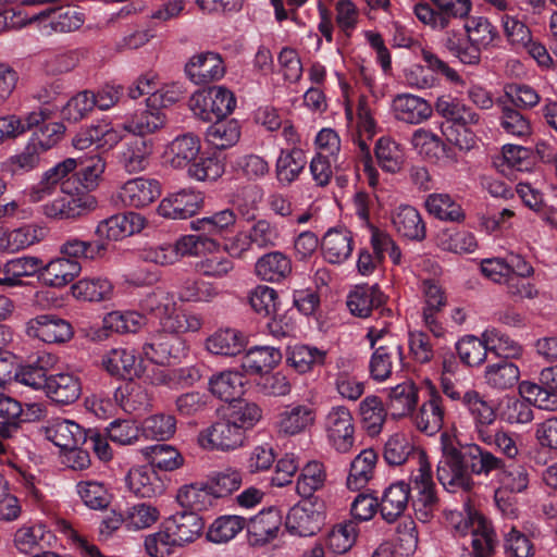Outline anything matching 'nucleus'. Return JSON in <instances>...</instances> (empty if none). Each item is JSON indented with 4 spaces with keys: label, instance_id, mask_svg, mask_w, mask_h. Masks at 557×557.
Here are the masks:
<instances>
[{
    "label": "nucleus",
    "instance_id": "63",
    "mask_svg": "<svg viewBox=\"0 0 557 557\" xmlns=\"http://www.w3.org/2000/svg\"><path fill=\"white\" fill-rule=\"evenodd\" d=\"M519 394L522 398L540 409L547 411L557 410V392L547 386L529 381L519 384Z\"/></svg>",
    "mask_w": 557,
    "mask_h": 557
},
{
    "label": "nucleus",
    "instance_id": "39",
    "mask_svg": "<svg viewBox=\"0 0 557 557\" xmlns=\"http://www.w3.org/2000/svg\"><path fill=\"white\" fill-rule=\"evenodd\" d=\"M325 260L338 264L347 260L352 252L351 233L344 228H332L326 232L321 243Z\"/></svg>",
    "mask_w": 557,
    "mask_h": 557
},
{
    "label": "nucleus",
    "instance_id": "23",
    "mask_svg": "<svg viewBox=\"0 0 557 557\" xmlns=\"http://www.w3.org/2000/svg\"><path fill=\"white\" fill-rule=\"evenodd\" d=\"M411 486L405 481L389 484L383 492L379 504L382 518L395 522L407 509L411 499Z\"/></svg>",
    "mask_w": 557,
    "mask_h": 557
},
{
    "label": "nucleus",
    "instance_id": "29",
    "mask_svg": "<svg viewBox=\"0 0 557 557\" xmlns=\"http://www.w3.org/2000/svg\"><path fill=\"white\" fill-rule=\"evenodd\" d=\"M463 406L468 409L473 420L478 440L481 442L491 441V426L496 421V413L493 407L476 391L466 395Z\"/></svg>",
    "mask_w": 557,
    "mask_h": 557
},
{
    "label": "nucleus",
    "instance_id": "22",
    "mask_svg": "<svg viewBox=\"0 0 557 557\" xmlns=\"http://www.w3.org/2000/svg\"><path fill=\"white\" fill-rule=\"evenodd\" d=\"M392 111L397 121L414 125L426 121L433 113L425 99L412 94L396 95L392 101Z\"/></svg>",
    "mask_w": 557,
    "mask_h": 557
},
{
    "label": "nucleus",
    "instance_id": "64",
    "mask_svg": "<svg viewBox=\"0 0 557 557\" xmlns=\"http://www.w3.org/2000/svg\"><path fill=\"white\" fill-rule=\"evenodd\" d=\"M456 350L460 360L465 364L469 367H476L485 361L488 346L485 338L467 335L457 342Z\"/></svg>",
    "mask_w": 557,
    "mask_h": 557
},
{
    "label": "nucleus",
    "instance_id": "32",
    "mask_svg": "<svg viewBox=\"0 0 557 557\" xmlns=\"http://www.w3.org/2000/svg\"><path fill=\"white\" fill-rule=\"evenodd\" d=\"M75 159L78 171L73 172L74 186L79 187L82 193L90 194L99 186L106 170V161L99 153Z\"/></svg>",
    "mask_w": 557,
    "mask_h": 557
},
{
    "label": "nucleus",
    "instance_id": "40",
    "mask_svg": "<svg viewBox=\"0 0 557 557\" xmlns=\"http://www.w3.org/2000/svg\"><path fill=\"white\" fill-rule=\"evenodd\" d=\"M255 272L262 281L278 283L292 273V260L281 251H271L257 260Z\"/></svg>",
    "mask_w": 557,
    "mask_h": 557
},
{
    "label": "nucleus",
    "instance_id": "59",
    "mask_svg": "<svg viewBox=\"0 0 557 557\" xmlns=\"http://www.w3.org/2000/svg\"><path fill=\"white\" fill-rule=\"evenodd\" d=\"M106 250L107 244L103 240L87 242L77 237H69L60 246V253L73 260L78 258L96 260L103 257Z\"/></svg>",
    "mask_w": 557,
    "mask_h": 557
},
{
    "label": "nucleus",
    "instance_id": "25",
    "mask_svg": "<svg viewBox=\"0 0 557 557\" xmlns=\"http://www.w3.org/2000/svg\"><path fill=\"white\" fill-rule=\"evenodd\" d=\"M45 393L48 398L57 404H73L82 393L81 380L70 371L49 374Z\"/></svg>",
    "mask_w": 557,
    "mask_h": 557
},
{
    "label": "nucleus",
    "instance_id": "14",
    "mask_svg": "<svg viewBox=\"0 0 557 557\" xmlns=\"http://www.w3.org/2000/svg\"><path fill=\"white\" fill-rule=\"evenodd\" d=\"M26 333L47 344H63L74 335L71 323L55 314H40L30 319L26 324Z\"/></svg>",
    "mask_w": 557,
    "mask_h": 557
},
{
    "label": "nucleus",
    "instance_id": "1",
    "mask_svg": "<svg viewBox=\"0 0 557 557\" xmlns=\"http://www.w3.org/2000/svg\"><path fill=\"white\" fill-rule=\"evenodd\" d=\"M442 456L437 463V479L450 492H470L473 476L490 478L504 469V459L475 444H461L457 436L443 432L440 436Z\"/></svg>",
    "mask_w": 557,
    "mask_h": 557
},
{
    "label": "nucleus",
    "instance_id": "53",
    "mask_svg": "<svg viewBox=\"0 0 557 557\" xmlns=\"http://www.w3.org/2000/svg\"><path fill=\"white\" fill-rule=\"evenodd\" d=\"M326 481V471L319 461L308 462L300 471L296 482V492L306 499H311L313 494L321 490Z\"/></svg>",
    "mask_w": 557,
    "mask_h": 557
},
{
    "label": "nucleus",
    "instance_id": "62",
    "mask_svg": "<svg viewBox=\"0 0 557 557\" xmlns=\"http://www.w3.org/2000/svg\"><path fill=\"white\" fill-rule=\"evenodd\" d=\"M212 496L208 484H188L178 490L176 500L182 507L189 509L188 511L197 512L211 506Z\"/></svg>",
    "mask_w": 557,
    "mask_h": 557
},
{
    "label": "nucleus",
    "instance_id": "57",
    "mask_svg": "<svg viewBox=\"0 0 557 557\" xmlns=\"http://www.w3.org/2000/svg\"><path fill=\"white\" fill-rule=\"evenodd\" d=\"M237 222V215L233 209H223L210 216L191 222V228L209 235H222L233 232Z\"/></svg>",
    "mask_w": 557,
    "mask_h": 557
},
{
    "label": "nucleus",
    "instance_id": "12",
    "mask_svg": "<svg viewBox=\"0 0 557 557\" xmlns=\"http://www.w3.org/2000/svg\"><path fill=\"white\" fill-rule=\"evenodd\" d=\"M325 431L331 445L342 454L348 453L355 443V425L350 410L334 406L325 417Z\"/></svg>",
    "mask_w": 557,
    "mask_h": 557
},
{
    "label": "nucleus",
    "instance_id": "52",
    "mask_svg": "<svg viewBox=\"0 0 557 557\" xmlns=\"http://www.w3.org/2000/svg\"><path fill=\"white\" fill-rule=\"evenodd\" d=\"M134 350L119 347L108 351L102 358L103 368L111 374L120 377L138 375Z\"/></svg>",
    "mask_w": 557,
    "mask_h": 557
},
{
    "label": "nucleus",
    "instance_id": "31",
    "mask_svg": "<svg viewBox=\"0 0 557 557\" xmlns=\"http://www.w3.org/2000/svg\"><path fill=\"white\" fill-rule=\"evenodd\" d=\"M165 123L166 116L163 111L156 106H149L147 101L145 108L137 110L123 123V129L144 138L162 128Z\"/></svg>",
    "mask_w": 557,
    "mask_h": 557
},
{
    "label": "nucleus",
    "instance_id": "34",
    "mask_svg": "<svg viewBox=\"0 0 557 557\" xmlns=\"http://www.w3.org/2000/svg\"><path fill=\"white\" fill-rule=\"evenodd\" d=\"M57 362V357L51 354H41L36 361L30 364L22 366L13 374L15 382L34 389L46 391L48 382V371L52 369Z\"/></svg>",
    "mask_w": 557,
    "mask_h": 557
},
{
    "label": "nucleus",
    "instance_id": "36",
    "mask_svg": "<svg viewBox=\"0 0 557 557\" xmlns=\"http://www.w3.org/2000/svg\"><path fill=\"white\" fill-rule=\"evenodd\" d=\"M50 116L51 111L49 109L39 108L23 119L16 115L0 117V144L7 139L15 138L33 127L42 126Z\"/></svg>",
    "mask_w": 557,
    "mask_h": 557
},
{
    "label": "nucleus",
    "instance_id": "51",
    "mask_svg": "<svg viewBox=\"0 0 557 557\" xmlns=\"http://www.w3.org/2000/svg\"><path fill=\"white\" fill-rule=\"evenodd\" d=\"M209 388L224 401L234 400L243 394L244 376L237 371H223L211 376Z\"/></svg>",
    "mask_w": 557,
    "mask_h": 557
},
{
    "label": "nucleus",
    "instance_id": "45",
    "mask_svg": "<svg viewBox=\"0 0 557 557\" xmlns=\"http://www.w3.org/2000/svg\"><path fill=\"white\" fill-rule=\"evenodd\" d=\"M387 411L386 405L375 395H369L360 401L359 414L361 424L368 435L376 436L382 432Z\"/></svg>",
    "mask_w": 557,
    "mask_h": 557
},
{
    "label": "nucleus",
    "instance_id": "8",
    "mask_svg": "<svg viewBox=\"0 0 557 557\" xmlns=\"http://www.w3.org/2000/svg\"><path fill=\"white\" fill-rule=\"evenodd\" d=\"M323 504L304 499L294 505L286 517L285 527L292 535L312 536L324 524Z\"/></svg>",
    "mask_w": 557,
    "mask_h": 557
},
{
    "label": "nucleus",
    "instance_id": "41",
    "mask_svg": "<svg viewBox=\"0 0 557 557\" xmlns=\"http://www.w3.org/2000/svg\"><path fill=\"white\" fill-rule=\"evenodd\" d=\"M126 484L131 492L143 498H151L163 492L161 480L148 466L132 468L126 475Z\"/></svg>",
    "mask_w": 557,
    "mask_h": 557
},
{
    "label": "nucleus",
    "instance_id": "2",
    "mask_svg": "<svg viewBox=\"0 0 557 557\" xmlns=\"http://www.w3.org/2000/svg\"><path fill=\"white\" fill-rule=\"evenodd\" d=\"M445 516L447 523L457 534L469 537V545L463 543V552L459 557H493L497 540L491 522L485 517L470 509L466 513L447 510Z\"/></svg>",
    "mask_w": 557,
    "mask_h": 557
},
{
    "label": "nucleus",
    "instance_id": "26",
    "mask_svg": "<svg viewBox=\"0 0 557 557\" xmlns=\"http://www.w3.org/2000/svg\"><path fill=\"white\" fill-rule=\"evenodd\" d=\"M419 389L417 385L407 380L392 387L387 395L386 407L393 419L409 418L417 408Z\"/></svg>",
    "mask_w": 557,
    "mask_h": 557
},
{
    "label": "nucleus",
    "instance_id": "4",
    "mask_svg": "<svg viewBox=\"0 0 557 557\" xmlns=\"http://www.w3.org/2000/svg\"><path fill=\"white\" fill-rule=\"evenodd\" d=\"M409 484L417 492L412 498L416 518L423 523L429 522L437 509L438 498L431 466L422 455L419 456L418 468L411 472Z\"/></svg>",
    "mask_w": 557,
    "mask_h": 557
},
{
    "label": "nucleus",
    "instance_id": "30",
    "mask_svg": "<svg viewBox=\"0 0 557 557\" xmlns=\"http://www.w3.org/2000/svg\"><path fill=\"white\" fill-rule=\"evenodd\" d=\"M82 270L77 260L61 257L42 263L40 281L50 287L61 288L70 284Z\"/></svg>",
    "mask_w": 557,
    "mask_h": 557
},
{
    "label": "nucleus",
    "instance_id": "21",
    "mask_svg": "<svg viewBox=\"0 0 557 557\" xmlns=\"http://www.w3.org/2000/svg\"><path fill=\"white\" fill-rule=\"evenodd\" d=\"M282 517L277 509L269 508L260 511L246 523L248 543L261 547L277 536Z\"/></svg>",
    "mask_w": 557,
    "mask_h": 557
},
{
    "label": "nucleus",
    "instance_id": "11",
    "mask_svg": "<svg viewBox=\"0 0 557 557\" xmlns=\"http://www.w3.org/2000/svg\"><path fill=\"white\" fill-rule=\"evenodd\" d=\"M428 386L426 399L423 400L417 410H413L409 418L418 431L426 435H434L438 433L444 425L445 408L443 398L436 386L430 381L428 382Z\"/></svg>",
    "mask_w": 557,
    "mask_h": 557
},
{
    "label": "nucleus",
    "instance_id": "33",
    "mask_svg": "<svg viewBox=\"0 0 557 557\" xmlns=\"http://www.w3.org/2000/svg\"><path fill=\"white\" fill-rule=\"evenodd\" d=\"M394 230L404 238L420 242L425 238V223L420 212L408 205L399 206L392 213Z\"/></svg>",
    "mask_w": 557,
    "mask_h": 557
},
{
    "label": "nucleus",
    "instance_id": "43",
    "mask_svg": "<svg viewBox=\"0 0 557 557\" xmlns=\"http://www.w3.org/2000/svg\"><path fill=\"white\" fill-rule=\"evenodd\" d=\"M359 529L354 521H344L333 525L324 536L323 548L334 555L349 552L356 544Z\"/></svg>",
    "mask_w": 557,
    "mask_h": 557
},
{
    "label": "nucleus",
    "instance_id": "54",
    "mask_svg": "<svg viewBox=\"0 0 557 557\" xmlns=\"http://www.w3.org/2000/svg\"><path fill=\"white\" fill-rule=\"evenodd\" d=\"M428 212L442 221L461 222L465 212L459 203L448 194H431L425 200Z\"/></svg>",
    "mask_w": 557,
    "mask_h": 557
},
{
    "label": "nucleus",
    "instance_id": "56",
    "mask_svg": "<svg viewBox=\"0 0 557 557\" xmlns=\"http://www.w3.org/2000/svg\"><path fill=\"white\" fill-rule=\"evenodd\" d=\"M160 325L162 332L178 335L185 332H197L202 326V319L200 315L193 312H185L177 308L172 312L161 315Z\"/></svg>",
    "mask_w": 557,
    "mask_h": 557
},
{
    "label": "nucleus",
    "instance_id": "50",
    "mask_svg": "<svg viewBox=\"0 0 557 557\" xmlns=\"http://www.w3.org/2000/svg\"><path fill=\"white\" fill-rule=\"evenodd\" d=\"M326 351L314 346L296 344L288 348L287 362L298 373H307L324 364Z\"/></svg>",
    "mask_w": 557,
    "mask_h": 557
},
{
    "label": "nucleus",
    "instance_id": "55",
    "mask_svg": "<svg viewBox=\"0 0 557 557\" xmlns=\"http://www.w3.org/2000/svg\"><path fill=\"white\" fill-rule=\"evenodd\" d=\"M400 356L401 346L397 344L377 347L370 359V376L377 382L386 381L392 374L393 358Z\"/></svg>",
    "mask_w": 557,
    "mask_h": 557
},
{
    "label": "nucleus",
    "instance_id": "17",
    "mask_svg": "<svg viewBox=\"0 0 557 557\" xmlns=\"http://www.w3.org/2000/svg\"><path fill=\"white\" fill-rule=\"evenodd\" d=\"M317 418L311 404L293 403L283 407L276 417V428L285 435H297L310 429Z\"/></svg>",
    "mask_w": 557,
    "mask_h": 557
},
{
    "label": "nucleus",
    "instance_id": "60",
    "mask_svg": "<svg viewBox=\"0 0 557 557\" xmlns=\"http://www.w3.org/2000/svg\"><path fill=\"white\" fill-rule=\"evenodd\" d=\"M146 324V318L137 311H111L102 320L104 331L114 333H136Z\"/></svg>",
    "mask_w": 557,
    "mask_h": 557
},
{
    "label": "nucleus",
    "instance_id": "15",
    "mask_svg": "<svg viewBox=\"0 0 557 557\" xmlns=\"http://www.w3.org/2000/svg\"><path fill=\"white\" fill-rule=\"evenodd\" d=\"M186 343L175 334L158 331L143 347L145 357L154 364H168L172 359H180L185 355Z\"/></svg>",
    "mask_w": 557,
    "mask_h": 557
},
{
    "label": "nucleus",
    "instance_id": "49",
    "mask_svg": "<svg viewBox=\"0 0 557 557\" xmlns=\"http://www.w3.org/2000/svg\"><path fill=\"white\" fill-rule=\"evenodd\" d=\"M76 299L84 301H104L111 298L113 285L106 277H84L71 287Z\"/></svg>",
    "mask_w": 557,
    "mask_h": 557
},
{
    "label": "nucleus",
    "instance_id": "18",
    "mask_svg": "<svg viewBox=\"0 0 557 557\" xmlns=\"http://www.w3.org/2000/svg\"><path fill=\"white\" fill-rule=\"evenodd\" d=\"M225 67L220 54L211 51L193 55L185 64L186 76L196 85H206L224 76Z\"/></svg>",
    "mask_w": 557,
    "mask_h": 557
},
{
    "label": "nucleus",
    "instance_id": "42",
    "mask_svg": "<svg viewBox=\"0 0 557 557\" xmlns=\"http://www.w3.org/2000/svg\"><path fill=\"white\" fill-rule=\"evenodd\" d=\"M282 360L278 349L271 346L251 347L240 360V367L248 374L268 373Z\"/></svg>",
    "mask_w": 557,
    "mask_h": 557
},
{
    "label": "nucleus",
    "instance_id": "28",
    "mask_svg": "<svg viewBox=\"0 0 557 557\" xmlns=\"http://www.w3.org/2000/svg\"><path fill=\"white\" fill-rule=\"evenodd\" d=\"M201 149L198 136L186 133L176 136L165 148L164 158L174 169H184L196 160Z\"/></svg>",
    "mask_w": 557,
    "mask_h": 557
},
{
    "label": "nucleus",
    "instance_id": "48",
    "mask_svg": "<svg viewBox=\"0 0 557 557\" xmlns=\"http://www.w3.org/2000/svg\"><path fill=\"white\" fill-rule=\"evenodd\" d=\"M519 377V368L506 359L488 364L484 371L485 383L498 391L513 387L518 383Z\"/></svg>",
    "mask_w": 557,
    "mask_h": 557
},
{
    "label": "nucleus",
    "instance_id": "16",
    "mask_svg": "<svg viewBox=\"0 0 557 557\" xmlns=\"http://www.w3.org/2000/svg\"><path fill=\"white\" fill-rule=\"evenodd\" d=\"M386 298L376 285L357 286L347 298V307L351 314L368 318L372 312L380 317H392V310L385 308Z\"/></svg>",
    "mask_w": 557,
    "mask_h": 557
},
{
    "label": "nucleus",
    "instance_id": "27",
    "mask_svg": "<svg viewBox=\"0 0 557 557\" xmlns=\"http://www.w3.org/2000/svg\"><path fill=\"white\" fill-rule=\"evenodd\" d=\"M165 525L173 541H176L178 546H183L194 542L201 535L205 522L197 512L182 511L172 515L166 520Z\"/></svg>",
    "mask_w": 557,
    "mask_h": 557
},
{
    "label": "nucleus",
    "instance_id": "13",
    "mask_svg": "<svg viewBox=\"0 0 557 557\" xmlns=\"http://www.w3.org/2000/svg\"><path fill=\"white\" fill-rule=\"evenodd\" d=\"M161 195V185L157 180L136 177L128 180L117 190L113 201L131 208H144Z\"/></svg>",
    "mask_w": 557,
    "mask_h": 557
},
{
    "label": "nucleus",
    "instance_id": "46",
    "mask_svg": "<svg viewBox=\"0 0 557 557\" xmlns=\"http://www.w3.org/2000/svg\"><path fill=\"white\" fill-rule=\"evenodd\" d=\"M246 346V339L242 332L235 329H220L206 341V348L213 355L236 356Z\"/></svg>",
    "mask_w": 557,
    "mask_h": 557
},
{
    "label": "nucleus",
    "instance_id": "44",
    "mask_svg": "<svg viewBox=\"0 0 557 557\" xmlns=\"http://www.w3.org/2000/svg\"><path fill=\"white\" fill-rule=\"evenodd\" d=\"M307 164L305 152L300 148L283 149L276 160V178L283 186H289L302 173Z\"/></svg>",
    "mask_w": 557,
    "mask_h": 557
},
{
    "label": "nucleus",
    "instance_id": "9",
    "mask_svg": "<svg viewBox=\"0 0 557 557\" xmlns=\"http://www.w3.org/2000/svg\"><path fill=\"white\" fill-rule=\"evenodd\" d=\"M245 436L242 429L237 428L224 414L210 426L198 434V444L207 450L228 451L240 447Z\"/></svg>",
    "mask_w": 557,
    "mask_h": 557
},
{
    "label": "nucleus",
    "instance_id": "58",
    "mask_svg": "<svg viewBox=\"0 0 557 557\" xmlns=\"http://www.w3.org/2000/svg\"><path fill=\"white\" fill-rule=\"evenodd\" d=\"M44 17L50 18V26L57 33H70L78 29L85 22V14L77 7L49 8Z\"/></svg>",
    "mask_w": 557,
    "mask_h": 557
},
{
    "label": "nucleus",
    "instance_id": "3",
    "mask_svg": "<svg viewBox=\"0 0 557 557\" xmlns=\"http://www.w3.org/2000/svg\"><path fill=\"white\" fill-rule=\"evenodd\" d=\"M413 7L417 18L433 30H443L453 26L454 22L462 21L470 15L471 0H430Z\"/></svg>",
    "mask_w": 557,
    "mask_h": 557
},
{
    "label": "nucleus",
    "instance_id": "24",
    "mask_svg": "<svg viewBox=\"0 0 557 557\" xmlns=\"http://www.w3.org/2000/svg\"><path fill=\"white\" fill-rule=\"evenodd\" d=\"M46 437L61 449H73L87 442V432L76 422L54 419L45 428Z\"/></svg>",
    "mask_w": 557,
    "mask_h": 557
},
{
    "label": "nucleus",
    "instance_id": "61",
    "mask_svg": "<svg viewBox=\"0 0 557 557\" xmlns=\"http://www.w3.org/2000/svg\"><path fill=\"white\" fill-rule=\"evenodd\" d=\"M240 137V127L236 120H216L207 129V140L216 149L234 146Z\"/></svg>",
    "mask_w": 557,
    "mask_h": 557
},
{
    "label": "nucleus",
    "instance_id": "19",
    "mask_svg": "<svg viewBox=\"0 0 557 557\" xmlns=\"http://www.w3.org/2000/svg\"><path fill=\"white\" fill-rule=\"evenodd\" d=\"M145 218L136 212L115 214L101 221L95 233L99 240H119L139 233L145 227Z\"/></svg>",
    "mask_w": 557,
    "mask_h": 557
},
{
    "label": "nucleus",
    "instance_id": "35",
    "mask_svg": "<svg viewBox=\"0 0 557 557\" xmlns=\"http://www.w3.org/2000/svg\"><path fill=\"white\" fill-rule=\"evenodd\" d=\"M436 112L455 127H471L480 123V115L457 98L442 97L435 103Z\"/></svg>",
    "mask_w": 557,
    "mask_h": 557
},
{
    "label": "nucleus",
    "instance_id": "7",
    "mask_svg": "<svg viewBox=\"0 0 557 557\" xmlns=\"http://www.w3.org/2000/svg\"><path fill=\"white\" fill-rule=\"evenodd\" d=\"M466 33L467 50L463 52V63L476 65L481 61V52L490 48L497 37L495 26L484 16H468L462 20Z\"/></svg>",
    "mask_w": 557,
    "mask_h": 557
},
{
    "label": "nucleus",
    "instance_id": "5",
    "mask_svg": "<svg viewBox=\"0 0 557 557\" xmlns=\"http://www.w3.org/2000/svg\"><path fill=\"white\" fill-rule=\"evenodd\" d=\"M189 106L196 116L209 122L231 114L236 107V98L226 87L213 86L194 94Z\"/></svg>",
    "mask_w": 557,
    "mask_h": 557
},
{
    "label": "nucleus",
    "instance_id": "20",
    "mask_svg": "<svg viewBox=\"0 0 557 557\" xmlns=\"http://www.w3.org/2000/svg\"><path fill=\"white\" fill-rule=\"evenodd\" d=\"M202 197L191 189H182L163 198L158 206L161 216L185 220L196 214L201 206Z\"/></svg>",
    "mask_w": 557,
    "mask_h": 557
},
{
    "label": "nucleus",
    "instance_id": "37",
    "mask_svg": "<svg viewBox=\"0 0 557 557\" xmlns=\"http://www.w3.org/2000/svg\"><path fill=\"white\" fill-rule=\"evenodd\" d=\"M377 454L371 449H363L350 462L346 485L350 491H360L373 479Z\"/></svg>",
    "mask_w": 557,
    "mask_h": 557
},
{
    "label": "nucleus",
    "instance_id": "6",
    "mask_svg": "<svg viewBox=\"0 0 557 557\" xmlns=\"http://www.w3.org/2000/svg\"><path fill=\"white\" fill-rule=\"evenodd\" d=\"M77 169V161L74 158H67L44 172L41 180L35 184L28 191V198L32 202H39L52 196L58 186L64 194H73L77 190L74 186L73 172Z\"/></svg>",
    "mask_w": 557,
    "mask_h": 557
},
{
    "label": "nucleus",
    "instance_id": "47",
    "mask_svg": "<svg viewBox=\"0 0 557 557\" xmlns=\"http://www.w3.org/2000/svg\"><path fill=\"white\" fill-rule=\"evenodd\" d=\"M51 533L41 524L23 525L14 534V545L23 554L40 553L49 544Z\"/></svg>",
    "mask_w": 557,
    "mask_h": 557
},
{
    "label": "nucleus",
    "instance_id": "10",
    "mask_svg": "<svg viewBox=\"0 0 557 557\" xmlns=\"http://www.w3.org/2000/svg\"><path fill=\"white\" fill-rule=\"evenodd\" d=\"M65 195L44 203L41 206L42 214L52 220H74L97 207L96 198L90 194L79 191V187L73 194Z\"/></svg>",
    "mask_w": 557,
    "mask_h": 557
},
{
    "label": "nucleus",
    "instance_id": "38",
    "mask_svg": "<svg viewBox=\"0 0 557 557\" xmlns=\"http://www.w3.org/2000/svg\"><path fill=\"white\" fill-rule=\"evenodd\" d=\"M42 260L34 256H24L7 261L2 267L4 277L0 278V285L20 286L24 277L37 275L40 280Z\"/></svg>",
    "mask_w": 557,
    "mask_h": 557
}]
</instances>
